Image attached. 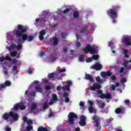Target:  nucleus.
<instances>
[{
    "mask_svg": "<svg viewBox=\"0 0 131 131\" xmlns=\"http://www.w3.org/2000/svg\"><path fill=\"white\" fill-rule=\"evenodd\" d=\"M95 28H96V25H93L91 28V30H93V31L95 30Z\"/></svg>",
    "mask_w": 131,
    "mask_h": 131,
    "instance_id": "nucleus-57",
    "label": "nucleus"
},
{
    "mask_svg": "<svg viewBox=\"0 0 131 131\" xmlns=\"http://www.w3.org/2000/svg\"><path fill=\"white\" fill-rule=\"evenodd\" d=\"M68 96H69L68 93L64 92L63 95V98H68Z\"/></svg>",
    "mask_w": 131,
    "mask_h": 131,
    "instance_id": "nucleus-42",
    "label": "nucleus"
},
{
    "mask_svg": "<svg viewBox=\"0 0 131 131\" xmlns=\"http://www.w3.org/2000/svg\"><path fill=\"white\" fill-rule=\"evenodd\" d=\"M28 125H31V124H32L33 123V122L31 120H29L28 121H27Z\"/></svg>",
    "mask_w": 131,
    "mask_h": 131,
    "instance_id": "nucleus-49",
    "label": "nucleus"
},
{
    "mask_svg": "<svg viewBox=\"0 0 131 131\" xmlns=\"http://www.w3.org/2000/svg\"><path fill=\"white\" fill-rule=\"evenodd\" d=\"M58 38L57 37H54L53 38V45L54 46H57V45H58Z\"/></svg>",
    "mask_w": 131,
    "mask_h": 131,
    "instance_id": "nucleus-26",
    "label": "nucleus"
},
{
    "mask_svg": "<svg viewBox=\"0 0 131 131\" xmlns=\"http://www.w3.org/2000/svg\"><path fill=\"white\" fill-rule=\"evenodd\" d=\"M61 37L62 38H65V37H66V36H67V35H68V34L67 33H61Z\"/></svg>",
    "mask_w": 131,
    "mask_h": 131,
    "instance_id": "nucleus-33",
    "label": "nucleus"
},
{
    "mask_svg": "<svg viewBox=\"0 0 131 131\" xmlns=\"http://www.w3.org/2000/svg\"><path fill=\"white\" fill-rule=\"evenodd\" d=\"M91 68L92 69H95L96 70V71H99V70H101V69L103 68V66H102V64H100L99 63H97L92 66Z\"/></svg>",
    "mask_w": 131,
    "mask_h": 131,
    "instance_id": "nucleus-9",
    "label": "nucleus"
},
{
    "mask_svg": "<svg viewBox=\"0 0 131 131\" xmlns=\"http://www.w3.org/2000/svg\"><path fill=\"white\" fill-rule=\"evenodd\" d=\"M70 11V8H67L63 10V14H67Z\"/></svg>",
    "mask_w": 131,
    "mask_h": 131,
    "instance_id": "nucleus-37",
    "label": "nucleus"
},
{
    "mask_svg": "<svg viewBox=\"0 0 131 131\" xmlns=\"http://www.w3.org/2000/svg\"><path fill=\"white\" fill-rule=\"evenodd\" d=\"M86 117L85 116H81L80 118V121L79 122V124L80 126H84L86 124Z\"/></svg>",
    "mask_w": 131,
    "mask_h": 131,
    "instance_id": "nucleus-7",
    "label": "nucleus"
},
{
    "mask_svg": "<svg viewBox=\"0 0 131 131\" xmlns=\"http://www.w3.org/2000/svg\"><path fill=\"white\" fill-rule=\"evenodd\" d=\"M66 72V69L63 68L62 69L59 70V72L62 73V72Z\"/></svg>",
    "mask_w": 131,
    "mask_h": 131,
    "instance_id": "nucleus-56",
    "label": "nucleus"
},
{
    "mask_svg": "<svg viewBox=\"0 0 131 131\" xmlns=\"http://www.w3.org/2000/svg\"><path fill=\"white\" fill-rule=\"evenodd\" d=\"M112 73H111L110 71H107V72H102L101 73V76L104 77V78H106V77H109V76H111Z\"/></svg>",
    "mask_w": 131,
    "mask_h": 131,
    "instance_id": "nucleus-12",
    "label": "nucleus"
},
{
    "mask_svg": "<svg viewBox=\"0 0 131 131\" xmlns=\"http://www.w3.org/2000/svg\"><path fill=\"white\" fill-rule=\"evenodd\" d=\"M88 110H89L90 113H91V114L96 113L97 112V111L96 110H95L94 108V107H93V106H90L89 107Z\"/></svg>",
    "mask_w": 131,
    "mask_h": 131,
    "instance_id": "nucleus-15",
    "label": "nucleus"
},
{
    "mask_svg": "<svg viewBox=\"0 0 131 131\" xmlns=\"http://www.w3.org/2000/svg\"><path fill=\"white\" fill-rule=\"evenodd\" d=\"M127 64H128V61H125L123 62V65L126 69H127Z\"/></svg>",
    "mask_w": 131,
    "mask_h": 131,
    "instance_id": "nucleus-31",
    "label": "nucleus"
},
{
    "mask_svg": "<svg viewBox=\"0 0 131 131\" xmlns=\"http://www.w3.org/2000/svg\"><path fill=\"white\" fill-rule=\"evenodd\" d=\"M32 128H33V127H32V126H31V125H28V126L26 127V131H30V130H31V129H32Z\"/></svg>",
    "mask_w": 131,
    "mask_h": 131,
    "instance_id": "nucleus-32",
    "label": "nucleus"
},
{
    "mask_svg": "<svg viewBox=\"0 0 131 131\" xmlns=\"http://www.w3.org/2000/svg\"><path fill=\"white\" fill-rule=\"evenodd\" d=\"M51 86H50L49 85H46L45 86V90H46V91H49L50 90H51Z\"/></svg>",
    "mask_w": 131,
    "mask_h": 131,
    "instance_id": "nucleus-53",
    "label": "nucleus"
},
{
    "mask_svg": "<svg viewBox=\"0 0 131 131\" xmlns=\"http://www.w3.org/2000/svg\"><path fill=\"white\" fill-rule=\"evenodd\" d=\"M123 54L124 55L125 58H129V55L127 54H128V50L127 49H125L123 51Z\"/></svg>",
    "mask_w": 131,
    "mask_h": 131,
    "instance_id": "nucleus-19",
    "label": "nucleus"
},
{
    "mask_svg": "<svg viewBox=\"0 0 131 131\" xmlns=\"http://www.w3.org/2000/svg\"><path fill=\"white\" fill-rule=\"evenodd\" d=\"M92 58L94 60H98V59H99V55H93Z\"/></svg>",
    "mask_w": 131,
    "mask_h": 131,
    "instance_id": "nucleus-41",
    "label": "nucleus"
},
{
    "mask_svg": "<svg viewBox=\"0 0 131 131\" xmlns=\"http://www.w3.org/2000/svg\"><path fill=\"white\" fill-rule=\"evenodd\" d=\"M64 88H66V90H67V91H69V90H70V86L68 85H65Z\"/></svg>",
    "mask_w": 131,
    "mask_h": 131,
    "instance_id": "nucleus-58",
    "label": "nucleus"
},
{
    "mask_svg": "<svg viewBox=\"0 0 131 131\" xmlns=\"http://www.w3.org/2000/svg\"><path fill=\"white\" fill-rule=\"evenodd\" d=\"M120 10V7L119 5L113 6L112 8L107 11V14L113 20V23H116V19L118 17V12Z\"/></svg>",
    "mask_w": 131,
    "mask_h": 131,
    "instance_id": "nucleus-2",
    "label": "nucleus"
},
{
    "mask_svg": "<svg viewBox=\"0 0 131 131\" xmlns=\"http://www.w3.org/2000/svg\"><path fill=\"white\" fill-rule=\"evenodd\" d=\"M37 131H49V130L46 127H43V126H39L37 129Z\"/></svg>",
    "mask_w": 131,
    "mask_h": 131,
    "instance_id": "nucleus-20",
    "label": "nucleus"
},
{
    "mask_svg": "<svg viewBox=\"0 0 131 131\" xmlns=\"http://www.w3.org/2000/svg\"><path fill=\"white\" fill-rule=\"evenodd\" d=\"M52 100H53L54 102L58 101V96H57V95L55 94H53L52 95Z\"/></svg>",
    "mask_w": 131,
    "mask_h": 131,
    "instance_id": "nucleus-21",
    "label": "nucleus"
},
{
    "mask_svg": "<svg viewBox=\"0 0 131 131\" xmlns=\"http://www.w3.org/2000/svg\"><path fill=\"white\" fill-rule=\"evenodd\" d=\"M101 89V85L94 83L93 86H90L91 91H96V90H100Z\"/></svg>",
    "mask_w": 131,
    "mask_h": 131,
    "instance_id": "nucleus-10",
    "label": "nucleus"
},
{
    "mask_svg": "<svg viewBox=\"0 0 131 131\" xmlns=\"http://www.w3.org/2000/svg\"><path fill=\"white\" fill-rule=\"evenodd\" d=\"M10 117L12 118L14 121H17L19 119V115H18V114L15 113L13 112H9V113H5L3 114L2 116V118L4 120H6L7 122H9V121L12 122V119H10Z\"/></svg>",
    "mask_w": 131,
    "mask_h": 131,
    "instance_id": "nucleus-3",
    "label": "nucleus"
},
{
    "mask_svg": "<svg viewBox=\"0 0 131 131\" xmlns=\"http://www.w3.org/2000/svg\"><path fill=\"white\" fill-rule=\"evenodd\" d=\"M65 102L66 103H69V102H70V99L68 98V97H67L65 98Z\"/></svg>",
    "mask_w": 131,
    "mask_h": 131,
    "instance_id": "nucleus-59",
    "label": "nucleus"
},
{
    "mask_svg": "<svg viewBox=\"0 0 131 131\" xmlns=\"http://www.w3.org/2000/svg\"><path fill=\"white\" fill-rule=\"evenodd\" d=\"M20 108V103H17L14 105V106L12 109H14V110H18Z\"/></svg>",
    "mask_w": 131,
    "mask_h": 131,
    "instance_id": "nucleus-25",
    "label": "nucleus"
},
{
    "mask_svg": "<svg viewBox=\"0 0 131 131\" xmlns=\"http://www.w3.org/2000/svg\"><path fill=\"white\" fill-rule=\"evenodd\" d=\"M115 113L116 114H122L123 113L122 112V111L121 110V108L118 107L115 110Z\"/></svg>",
    "mask_w": 131,
    "mask_h": 131,
    "instance_id": "nucleus-17",
    "label": "nucleus"
},
{
    "mask_svg": "<svg viewBox=\"0 0 131 131\" xmlns=\"http://www.w3.org/2000/svg\"><path fill=\"white\" fill-rule=\"evenodd\" d=\"M69 122L71 123V124H74V118H77V115L73 112H71L68 115Z\"/></svg>",
    "mask_w": 131,
    "mask_h": 131,
    "instance_id": "nucleus-5",
    "label": "nucleus"
},
{
    "mask_svg": "<svg viewBox=\"0 0 131 131\" xmlns=\"http://www.w3.org/2000/svg\"><path fill=\"white\" fill-rule=\"evenodd\" d=\"M23 120H24V121L25 122H27L28 121L27 117L24 116V117H23Z\"/></svg>",
    "mask_w": 131,
    "mask_h": 131,
    "instance_id": "nucleus-55",
    "label": "nucleus"
},
{
    "mask_svg": "<svg viewBox=\"0 0 131 131\" xmlns=\"http://www.w3.org/2000/svg\"><path fill=\"white\" fill-rule=\"evenodd\" d=\"M19 108L20 110H25V109H26V106L24 105H22L21 103H19Z\"/></svg>",
    "mask_w": 131,
    "mask_h": 131,
    "instance_id": "nucleus-30",
    "label": "nucleus"
},
{
    "mask_svg": "<svg viewBox=\"0 0 131 131\" xmlns=\"http://www.w3.org/2000/svg\"><path fill=\"white\" fill-rule=\"evenodd\" d=\"M99 98H100V99H111V94H110V93H103V94H101L100 96H99Z\"/></svg>",
    "mask_w": 131,
    "mask_h": 131,
    "instance_id": "nucleus-11",
    "label": "nucleus"
},
{
    "mask_svg": "<svg viewBox=\"0 0 131 131\" xmlns=\"http://www.w3.org/2000/svg\"><path fill=\"white\" fill-rule=\"evenodd\" d=\"M96 51L97 50L96 49V48L91 46L90 48V51H89V53H90V54H91L92 55H94V54H96Z\"/></svg>",
    "mask_w": 131,
    "mask_h": 131,
    "instance_id": "nucleus-16",
    "label": "nucleus"
},
{
    "mask_svg": "<svg viewBox=\"0 0 131 131\" xmlns=\"http://www.w3.org/2000/svg\"><path fill=\"white\" fill-rule=\"evenodd\" d=\"M79 106L82 107V109H84V103L82 101H80L79 103Z\"/></svg>",
    "mask_w": 131,
    "mask_h": 131,
    "instance_id": "nucleus-34",
    "label": "nucleus"
},
{
    "mask_svg": "<svg viewBox=\"0 0 131 131\" xmlns=\"http://www.w3.org/2000/svg\"><path fill=\"white\" fill-rule=\"evenodd\" d=\"M16 49H17L18 51L22 49V44H19L17 46H16Z\"/></svg>",
    "mask_w": 131,
    "mask_h": 131,
    "instance_id": "nucleus-44",
    "label": "nucleus"
},
{
    "mask_svg": "<svg viewBox=\"0 0 131 131\" xmlns=\"http://www.w3.org/2000/svg\"><path fill=\"white\" fill-rule=\"evenodd\" d=\"M5 61H10L11 58H10L9 56H6L5 57H4Z\"/></svg>",
    "mask_w": 131,
    "mask_h": 131,
    "instance_id": "nucleus-51",
    "label": "nucleus"
},
{
    "mask_svg": "<svg viewBox=\"0 0 131 131\" xmlns=\"http://www.w3.org/2000/svg\"><path fill=\"white\" fill-rule=\"evenodd\" d=\"M32 69L30 68L27 70V73H29V74H32Z\"/></svg>",
    "mask_w": 131,
    "mask_h": 131,
    "instance_id": "nucleus-48",
    "label": "nucleus"
},
{
    "mask_svg": "<svg viewBox=\"0 0 131 131\" xmlns=\"http://www.w3.org/2000/svg\"><path fill=\"white\" fill-rule=\"evenodd\" d=\"M10 55L11 57H16V56L17 55V52H11Z\"/></svg>",
    "mask_w": 131,
    "mask_h": 131,
    "instance_id": "nucleus-39",
    "label": "nucleus"
},
{
    "mask_svg": "<svg viewBox=\"0 0 131 131\" xmlns=\"http://www.w3.org/2000/svg\"><path fill=\"white\" fill-rule=\"evenodd\" d=\"M124 71V67H122L120 68V70L119 71V73H123Z\"/></svg>",
    "mask_w": 131,
    "mask_h": 131,
    "instance_id": "nucleus-47",
    "label": "nucleus"
},
{
    "mask_svg": "<svg viewBox=\"0 0 131 131\" xmlns=\"http://www.w3.org/2000/svg\"><path fill=\"white\" fill-rule=\"evenodd\" d=\"M37 109V105L36 104V103L33 102L32 103L30 110V113L31 114V113H33V114H35V110Z\"/></svg>",
    "mask_w": 131,
    "mask_h": 131,
    "instance_id": "nucleus-8",
    "label": "nucleus"
},
{
    "mask_svg": "<svg viewBox=\"0 0 131 131\" xmlns=\"http://www.w3.org/2000/svg\"><path fill=\"white\" fill-rule=\"evenodd\" d=\"M79 60L80 62H83L84 61V55H81L79 56Z\"/></svg>",
    "mask_w": 131,
    "mask_h": 131,
    "instance_id": "nucleus-22",
    "label": "nucleus"
},
{
    "mask_svg": "<svg viewBox=\"0 0 131 131\" xmlns=\"http://www.w3.org/2000/svg\"><path fill=\"white\" fill-rule=\"evenodd\" d=\"M111 79L114 81V80H116V76H115V75H113L111 77Z\"/></svg>",
    "mask_w": 131,
    "mask_h": 131,
    "instance_id": "nucleus-63",
    "label": "nucleus"
},
{
    "mask_svg": "<svg viewBox=\"0 0 131 131\" xmlns=\"http://www.w3.org/2000/svg\"><path fill=\"white\" fill-rule=\"evenodd\" d=\"M73 16L74 18H78L79 16V13H78V11H75L73 13Z\"/></svg>",
    "mask_w": 131,
    "mask_h": 131,
    "instance_id": "nucleus-24",
    "label": "nucleus"
},
{
    "mask_svg": "<svg viewBox=\"0 0 131 131\" xmlns=\"http://www.w3.org/2000/svg\"><path fill=\"white\" fill-rule=\"evenodd\" d=\"M105 106H106V104L105 103H101L99 105V107L100 108H101V109H104V107H105Z\"/></svg>",
    "mask_w": 131,
    "mask_h": 131,
    "instance_id": "nucleus-38",
    "label": "nucleus"
},
{
    "mask_svg": "<svg viewBox=\"0 0 131 131\" xmlns=\"http://www.w3.org/2000/svg\"><path fill=\"white\" fill-rule=\"evenodd\" d=\"M126 82V78H124L123 79H121V83H125Z\"/></svg>",
    "mask_w": 131,
    "mask_h": 131,
    "instance_id": "nucleus-45",
    "label": "nucleus"
},
{
    "mask_svg": "<svg viewBox=\"0 0 131 131\" xmlns=\"http://www.w3.org/2000/svg\"><path fill=\"white\" fill-rule=\"evenodd\" d=\"M122 42L126 46H131V37L127 35L123 36L122 39Z\"/></svg>",
    "mask_w": 131,
    "mask_h": 131,
    "instance_id": "nucleus-6",
    "label": "nucleus"
},
{
    "mask_svg": "<svg viewBox=\"0 0 131 131\" xmlns=\"http://www.w3.org/2000/svg\"><path fill=\"white\" fill-rule=\"evenodd\" d=\"M71 84H72V82H71V81L69 80L67 81V85H69L70 86V85H71Z\"/></svg>",
    "mask_w": 131,
    "mask_h": 131,
    "instance_id": "nucleus-61",
    "label": "nucleus"
},
{
    "mask_svg": "<svg viewBox=\"0 0 131 131\" xmlns=\"http://www.w3.org/2000/svg\"><path fill=\"white\" fill-rule=\"evenodd\" d=\"M55 75H56V73H51L48 74V77L53 78V77H55Z\"/></svg>",
    "mask_w": 131,
    "mask_h": 131,
    "instance_id": "nucleus-23",
    "label": "nucleus"
},
{
    "mask_svg": "<svg viewBox=\"0 0 131 131\" xmlns=\"http://www.w3.org/2000/svg\"><path fill=\"white\" fill-rule=\"evenodd\" d=\"M91 47V45L88 44L87 46L83 49L84 53H85V54H88V53H90Z\"/></svg>",
    "mask_w": 131,
    "mask_h": 131,
    "instance_id": "nucleus-14",
    "label": "nucleus"
},
{
    "mask_svg": "<svg viewBox=\"0 0 131 131\" xmlns=\"http://www.w3.org/2000/svg\"><path fill=\"white\" fill-rule=\"evenodd\" d=\"M54 116H55V113H53V112H51V113L49 114V116H48V117H49V118H50L53 117H54Z\"/></svg>",
    "mask_w": 131,
    "mask_h": 131,
    "instance_id": "nucleus-46",
    "label": "nucleus"
},
{
    "mask_svg": "<svg viewBox=\"0 0 131 131\" xmlns=\"http://www.w3.org/2000/svg\"><path fill=\"white\" fill-rule=\"evenodd\" d=\"M39 38L40 40H43V39H45V37L42 35H39Z\"/></svg>",
    "mask_w": 131,
    "mask_h": 131,
    "instance_id": "nucleus-52",
    "label": "nucleus"
},
{
    "mask_svg": "<svg viewBox=\"0 0 131 131\" xmlns=\"http://www.w3.org/2000/svg\"><path fill=\"white\" fill-rule=\"evenodd\" d=\"M4 61H5V57L2 56L0 57V62H4Z\"/></svg>",
    "mask_w": 131,
    "mask_h": 131,
    "instance_id": "nucleus-60",
    "label": "nucleus"
},
{
    "mask_svg": "<svg viewBox=\"0 0 131 131\" xmlns=\"http://www.w3.org/2000/svg\"><path fill=\"white\" fill-rule=\"evenodd\" d=\"M93 61V59L91 57H89L86 59V63H90Z\"/></svg>",
    "mask_w": 131,
    "mask_h": 131,
    "instance_id": "nucleus-40",
    "label": "nucleus"
},
{
    "mask_svg": "<svg viewBox=\"0 0 131 131\" xmlns=\"http://www.w3.org/2000/svg\"><path fill=\"white\" fill-rule=\"evenodd\" d=\"M114 119L113 118H110L109 119L106 120L107 123H111V122L113 121Z\"/></svg>",
    "mask_w": 131,
    "mask_h": 131,
    "instance_id": "nucleus-35",
    "label": "nucleus"
},
{
    "mask_svg": "<svg viewBox=\"0 0 131 131\" xmlns=\"http://www.w3.org/2000/svg\"><path fill=\"white\" fill-rule=\"evenodd\" d=\"M6 131H12V128H11L10 127H9L8 126H7L6 127Z\"/></svg>",
    "mask_w": 131,
    "mask_h": 131,
    "instance_id": "nucleus-62",
    "label": "nucleus"
},
{
    "mask_svg": "<svg viewBox=\"0 0 131 131\" xmlns=\"http://www.w3.org/2000/svg\"><path fill=\"white\" fill-rule=\"evenodd\" d=\"M40 35H46V31L45 30H42L39 32Z\"/></svg>",
    "mask_w": 131,
    "mask_h": 131,
    "instance_id": "nucleus-50",
    "label": "nucleus"
},
{
    "mask_svg": "<svg viewBox=\"0 0 131 131\" xmlns=\"http://www.w3.org/2000/svg\"><path fill=\"white\" fill-rule=\"evenodd\" d=\"M35 89L36 92H38L39 93H42V89L41 88L40 86L37 85L35 87Z\"/></svg>",
    "mask_w": 131,
    "mask_h": 131,
    "instance_id": "nucleus-18",
    "label": "nucleus"
},
{
    "mask_svg": "<svg viewBox=\"0 0 131 131\" xmlns=\"http://www.w3.org/2000/svg\"><path fill=\"white\" fill-rule=\"evenodd\" d=\"M124 103H126V105H128V104H129V100H126L124 101Z\"/></svg>",
    "mask_w": 131,
    "mask_h": 131,
    "instance_id": "nucleus-64",
    "label": "nucleus"
},
{
    "mask_svg": "<svg viewBox=\"0 0 131 131\" xmlns=\"http://www.w3.org/2000/svg\"><path fill=\"white\" fill-rule=\"evenodd\" d=\"M84 79H86V80H90V81H94L93 77H92L90 74H85Z\"/></svg>",
    "mask_w": 131,
    "mask_h": 131,
    "instance_id": "nucleus-13",
    "label": "nucleus"
},
{
    "mask_svg": "<svg viewBox=\"0 0 131 131\" xmlns=\"http://www.w3.org/2000/svg\"><path fill=\"white\" fill-rule=\"evenodd\" d=\"M76 47H79L81 46V43H80V42L79 41H77V42L76 43Z\"/></svg>",
    "mask_w": 131,
    "mask_h": 131,
    "instance_id": "nucleus-54",
    "label": "nucleus"
},
{
    "mask_svg": "<svg viewBox=\"0 0 131 131\" xmlns=\"http://www.w3.org/2000/svg\"><path fill=\"white\" fill-rule=\"evenodd\" d=\"M10 61H11V62L12 63V64H16V63H17V62H18V60H16L15 59H11V58Z\"/></svg>",
    "mask_w": 131,
    "mask_h": 131,
    "instance_id": "nucleus-36",
    "label": "nucleus"
},
{
    "mask_svg": "<svg viewBox=\"0 0 131 131\" xmlns=\"http://www.w3.org/2000/svg\"><path fill=\"white\" fill-rule=\"evenodd\" d=\"M48 108V102H46L43 105V109H47Z\"/></svg>",
    "mask_w": 131,
    "mask_h": 131,
    "instance_id": "nucleus-43",
    "label": "nucleus"
},
{
    "mask_svg": "<svg viewBox=\"0 0 131 131\" xmlns=\"http://www.w3.org/2000/svg\"><path fill=\"white\" fill-rule=\"evenodd\" d=\"M96 80L97 82H100V83H103V80H101V77L100 76H98L96 78Z\"/></svg>",
    "mask_w": 131,
    "mask_h": 131,
    "instance_id": "nucleus-29",
    "label": "nucleus"
},
{
    "mask_svg": "<svg viewBox=\"0 0 131 131\" xmlns=\"http://www.w3.org/2000/svg\"><path fill=\"white\" fill-rule=\"evenodd\" d=\"M7 87V86H6V84L4 83H2L0 85V91H3V90H4V89H6V88Z\"/></svg>",
    "mask_w": 131,
    "mask_h": 131,
    "instance_id": "nucleus-28",
    "label": "nucleus"
},
{
    "mask_svg": "<svg viewBox=\"0 0 131 131\" xmlns=\"http://www.w3.org/2000/svg\"><path fill=\"white\" fill-rule=\"evenodd\" d=\"M26 32H27V29L26 28H25L22 25H17V29L16 32L14 33V35L16 36L18 42H21L22 40L25 41L27 40V41L30 42L33 40L34 38V36L33 35H29L24 34Z\"/></svg>",
    "mask_w": 131,
    "mask_h": 131,
    "instance_id": "nucleus-1",
    "label": "nucleus"
},
{
    "mask_svg": "<svg viewBox=\"0 0 131 131\" xmlns=\"http://www.w3.org/2000/svg\"><path fill=\"white\" fill-rule=\"evenodd\" d=\"M4 84H5L6 86H11L12 83H11V81L7 80L4 82Z\"/></svg>",
    "mask_w": 131,
    "mask_h": 131,
    "instance_id": "nucleus-27",
    "label": "nucleus"
},
{
    "mask_svg": "<svg viewBox=\"0 0 131 131\" xmlns=\"http://www.w3.org/2000/svg\"><path fill=\"white\" fill-rule=\"evenodd\" d=\"M93 120H95L94 123L95 124V127H97V130H101V119L97 116L93 117Z\"/></svg>",
    "mask_w": 131,
    "mask_h": 131,
    "instance_id": "nucleus-4",
    "label": "nucleus"
}]
</instances>
